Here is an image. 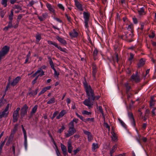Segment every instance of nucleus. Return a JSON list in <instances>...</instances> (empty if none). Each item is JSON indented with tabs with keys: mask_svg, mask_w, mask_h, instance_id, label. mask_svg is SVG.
Here are the masks:
<instances>
[{
	"mask_svg": "<svg viewBox=\"0 0 156 156\" xmlns=\"http://www.w3.org/2000/svg\"><path fill=\"white\" fill-rule=\"evenodd\" d=\"M83 84L87 98L85 99L83 103L90 108L94 105L95 94L94 91L90 85L88 84L85 78H84Z\"/></svg>",
	"mask_w": 156,
	"mask_h": 156,
	"instance_id": "obj_1",
	"label": "nucleus"
},
{
	"mask_svg": "<svg viewBox=\"0 0 156 156\" xmlns=\"http://www.w3.org/2000/svg\"><path fill=\"white\" fill-rule=\"evenodd\" d=\"M134 37V35L132 32H131V33L129 34L125 33L124 35H122L119 36V37L121 38L123 40H124L128 42H131L133 41V38Z\"/></svg>",
	"mask_w": 156,
	"mask_h": 156,
	"instance_id": "obj_2",
	"label": "nucleus"
},
{
	"mask_svg": "<svg viewBox=\"0 0 156 156\" xmlns=\"http://www.w3.org/2000/svg\"><path fill=\"white\" fill-rule=\"evenodd\" d=\"M83 14L84 19V26L88 30L89 27L88 24L90 22V14L88 12H84L83 13Z\"/></svg>",
	"mask_w": 156,
	"mask_h": 156,
	"instance_id": "obj_3",
	"label": "nucleus"
},
{
	"mask_svg": "<svg viewBox=\"0 0 156 156\" xmlns=\"http://www.w3.org/2000/svg\"><path fill=\"white\" fill-rule=\"evenodd\" d=\"M9 49V47L7 45H5L2 48L0 51V61L2 59V57L4 56L8 53Z\"/></svg>",
	"mask_w": 156,
	"mask_h": 156,
	"instance_id": "obj_4",
	"label": "nucleus"
},
{
	"mask_svg": "<svg viewBox=\"0 0 156 156\" xmlns=\"http://www.w3.org/2000/svg\"><path fill=\"white\" fill-rule=\"evenodd\" d=\"M9 104H8L5 109L2 112H0V119H2L3 117H6L7 116L9 113Z\"/></svg>",
	"mask_w": 156,
	"mask_h": 156,
	"instance_id": "obj_5",
	"label": "nucleus"
},
{
	"mask_svg": "<svg viewBox=\"0 0 156 156\" xmlns=\"http://www.w3.org/2000/svg\"><path fill=\"white\" fill-rule=\"evenodd\" d=\"M28 108V107L26 104L24 105L21 109L20 115L23 118L26 115L27 113V110Z\"/></svg>",
	"mask_w": 156,
	"mask_h": 156,
	"instance_id": "obj_6",
	"label": "nucleus"
},
{
	"mask_svg": "<svg viewBox=\"0 0 156 156\" xmlns=\"http://www.w3.org/2000/svg\"><path fill=\"white\" fill-rule=\"evenodd\" d=\"M76 115L77 117L80 118L82 121H84L85 122H87L90 121L93 122L94 121V118H88L87 119H85L83 116L80 115L78 114L77 112L76 113Z\"/></svg>",
	"mask_w": 156,
	"mask_h": 156,
	"instance_id": "obj_7",
	"label": "nucleus"
},
{
	"mask_svg": "<svg viewBox=\"0 0 156 156\" xmlns=\"http://www.w3.org/2000/svg\"><path fill=\"white\" fill-rule=\"evenodd\" d=\"M92 76L93 79L96 80V75L97 72L98 67L94 63L92 64Z\"/></svg>",
	"mask_w": 156,
	"mask_h": 156,
	"instance_id": "obj_8",
	"label": "nucleus"
},
{
	"mask_svg": "<svg viewBox=\"0 0 156 156\" xmlns=\"http://www.w3.org/2000/svg\"><path fill=\"white\" fill-rule=\"evenodd\" d=\"M131 78L136 83L139 82L140 81V77L138 75L137 72H136V74H133L131 76Z\"/></svg>",
	"mask_w": 156,
	"mask_h": 156,
	"instance_id": "obj_9",
	"label": "nucleus"
},
{
	"mask_svg": "<svg viewBox=\"0 0 156 156\" xmlns=\"http://www.w3.org/2000/svg\"><path fill=\"white\" fill-rule=\"evenodd\" d=\"M75 5L77 9L80 11H82L83 9L82 4L77 0H74Z\"/></svg>",
	"mask_w": 156,
	"mask_h": 156,
	"instance_id": "obj_10",
	"label": "nucleus"
},
{
	"mask_svg": "<svg viewBox=\"0 0 156 156\" xmlns=\"http://www.w3.org/2000/svg\"><path fill=\"white\" fill-rule=\"evenodd\" d=\"M83 133L87 136V139L89 142L91 141L93 139V136L90 133L89 131L85 130H83Z\"/></svg>",
	"mask_w": 156,
	"mask_h": 156,
	"instance_id": "obj_11",
	"label": "nucleus"
},
{
	"mask_svg": "<svg viewBox=\"0 0 156 156\" xmlns=\"http://www.w3.org/2000/svg\"><path fill=\"white\" fill-rule=\"evenodd\" d=\"M21 78L20 76H17L14 80L12 82H10V85L13 87L16 85L21 80Z\"/></svg>",
	"mask_w": 156,
	"mask_h": 156,
	"instance_id": "obj_12",
	"label": "nucleus"
},
{
	"mask_svg": "<svg viewBox=\"0 0 156 156\" xmlns=\"http://www.w3.org/2000/svg\"><path fill=\"white\" fill-rule=\"evenodd\" d=\"M69 35L72 38H76L78 35V32L76 31L75 29H73L72 31L69 33Z\"/></svg>",
	"mask_w": 156,
	"mask_h": 156,
	"instance_id": "obj_13",
	"label": "nucleus"
},
{
	"mask_svg": "<svg viewBox=\"0 0 156 156\" xmlns=\"http://www.w3.org/2000/svg\"><path fill=\"white\" fill-rule=\"evenodd\" d=\"M76 132V129H69L67 133L66 134V137H68L69 136L73 135Z\"/></svg>",
	"mask_w": 156,
	"mask_h": 156,
	"instance_id": "obj_14",
	"label": "nucleus"
},
{
	"mask_svg": "<svg viewBox=\"0 0 156 156\" xmlns=\"http://www.w3.org/2000/svg\"><path fill=\"white\" fill-rule=\"evenodd\" d=\"M128 116L132 122L133 126H135L136 125V123L133 113L131 112H128Z\"/></svg>",
	"mask_w": 156,
	"mask_h": 156,
	"instance_id": "obj_15",
	"label": "nucleus"
},
{
	"mask_svg": "<svg viewBox=\"0 0 156 156\" xmlns=\"http://www.w3.org/2000/svg\"><path fill=\"white\" fill-rule=\"evenodd\" d=\"M12 122H15L17 121L18 118L19 116V113L13 112V113Z\"/></svg>",
	"mask_w": 156,
	"mask_h": 156,
	"instance_id": "obj_16",
	"label": "nucleus"
},
{
	"mask_svg": "<svg viewBox=\"0 0 156 156\" xmlns=\"http://www.w3.org/2000/svg\"><path fill=\"white\" fill-rule=\"evenodd\" d=\"M47 68L46 66L43 65L41 68L38 69L37 70H40V73L39 74L40 76H41L45 75L44 72L42 70L43 69H45Z\"/></svg>",
	"mask_w": 156,
	"mask_h": 156,
	"instance_id": "obj_17",
	"label": "nucleus"
},
{
	"mask_svg": "<svg viewBox=\"0 0 156 156\" xmlns=\"http://www.w3.org/2000/svg\"><path fill=\"white\" fill-rule=\"evenodd\" d=\"M61 150L62 151L63 154L64 156H65L67 154V151L66 147L64 144H61Z\"/></svg>",
	"mask_w": 156,
	"mask_h": 156,
	"instance_id": "obj_18",
	"label": "nucleus"
},
{
	"mask_svg": "<svg viewBox=\"0 0 156 156\" xmlns=\"http://www.w3.org/2000/svg\"><path fill=\"white\" fill-rule=\"evenodd\" d=\"M66 113V111L65 110H62L59 113L58 115L57 116L56 119H59L61 117H62Z\"/></svg>",
	"mask_w": 156,
	"mask_h": 156,
	"instance_id": "obj_19",
	"label": "nucleus"
},
{
	"mask_svg": "<svg viewBox=\"0 0 156 156\" xmlns=\"http://www.w3.org/2000/svg\"><path fill=\"white\" fill-rule=\"evenodd\" d=\"M38 91V89H37L35 91H33L32 92L30 91L27 94V96H29L30 97H31L32 96H34L35 95H37V92Z\"/></svg>",
	"mask_w": 156,
	"mask_h": 156,
	"instance_id": "obj_20",
	"label": "nucleus"
},
{
	"mask_svg": "<svg viewBox=\"0 0 156 156\" xmlns=\"http://www.w3.org/2000/svg\"><path fill=\"white\" fill-rule=\"evenodd\" d=\"M56 39L62 44L65 45L67 44L66 41L63 39L59 37V36H57Z\"/></svg>",
	"mask_w": 156,
	"mask_h": 156,
	"instance_id": "obj_21",
	"label": "nucleus"
},
{
	"mask_svg": "<svg viewBox=\"0 0 156 156\" xmlns=\"http://www.w3.org/2000/svg\"><path fill=\"white\" fill-rule=\"evenodd\" d=\"M73 147L71 144V142L69 141L68 142L67 148L68 152L69 153H71L73 149Z\"/></svg>",
	"mask_w": 156,
	"mask_h": 156,
	"instance_id": "obj_22",
	"label": "nucleus"
},
{
	"mask_svg": "<svg viewBox=\"0 0 156 156\" xmlns=\"http://www.w3.org/2000/svg\"><path fill=\"white\" fill-rule=\"evenodd\" d=\"M51 88V86H48L42 89V90L38 94V96H40V95L43 94L45 93L47 90H49Z\"/></svg>",
	"mask_w": 156,
	"mask_h": 156,
	"instance_id": "obj_23",
	"label": "nucleus"
},
{
	"mask_svg": "<svg viewBox=\"0 0 156 156\" xmlns=\"http://www.w3.org/2000/svg\"><path fill=\"white\" fill-rule=\"evenodd\" d=\"M124 86L126 87V94H128L130 91L131 90V87L127 83H126L124 84Z\"/></svg>",
	"mask_w": 156,
	"mask_h": 156,
	"instance_id": "obj_24",
	"label": "nucleus"
},
{
	"mask_svg": "<svg viewBox=\"0 0 156 156\" xmlns=\"http://www.w3.org/2000/svg\"><path fill=\"white\" fill-rule=\"evenodd\" d=\"M48 58L49 60V63L51 67L54 70L55 69V68L54 65V63L52 60L51 57L50 56H48Z\"/></svg>",
	"mask_w": 156,
	"mask_h": 156,
	"instance_id": "obj_25",
	"label": "nucleus"
},
{
	"mask_svg": "<svg viewBox=\"0 0 156 156\" xmlns=\"http://www.w3.org/2000/svg\"><path fill=\"white\" fill-rule=\"evenodd\" d=\"M138 14L141 16L145 14L146 12L144 11V7L139 9L138 10Z\"/></svg>",
	"mask_w": 156,
	"mask_h": 156,
	"instance_id": "obj_26",
	"label": "nucleus"
},
{
	"mask_svg": "<svg viewBox=\"0 0 156 156\" xmlns=\"http://www.w3.org/2000/svg\"><path fill=\"white\" fill-rule=\"evenodd\" d=\"M46 6L47 8L48 9V10L51 12H52L53 14H55V11L54 9L52 8L51 5L49 3H47L46 4Z\"/></svg>",
	"mask_w": 156,
	"mask_h": 156,
	"instance_id": "obj_27",
	"label": "nucleus"
},
{
	"mask_svg": "<svg viewBox=\"0 0 156 156\" xmlns=\"http://www.w3.org/2000/svg\"><path fill=\"white\" fill-rule=\"evenodd\" d=\"M145 63V61H144L143 58L141 59L137 64L138 68H140L143 66Z\"/></svg>",
	"mask_w": 156,
	"mask_h": 156,
	"instance_id": "obj_28",
	"label": "nucleus"
},
{
	"mask_svg": "<svg viewBox=\"0 0 156 156\" xmlns=\"http://www.w3.org/2000/svg\"><path fill=\"white\" fill-rule=\"evenodd\" d=\"M99 148L98 144L97 143H93L92 145V150L94 152L96 151V149Z\"/></svg>",
	"mask_w": 156,
	"mask_h": 156,
	"instance_id": "obj_29",
	"label": "nucleus"
},
{
	"mask_svg": "<svg viewBox=\"0 0 156 156\" xmlns=\"http://www.w3.org/2000/svg\"><path fill=\"white\" fill-rule=\"evenodd\" d=\"M55 98L53 97L52 98H51L50 99H49L47 102V104L51 105L52 104H54L55 102Z\"/></svg>",
	"mask_w": 156,
	"mask_h": 156,
	"instance_id": "obj_30",
	"label": "nucleus"
},
{
	"mask_svg": "<svg viewBox=\"0 0 156 156\" xmlns=\"http://www.w3.org/2000/svg\"><path fill=\"white\" fill-rule=\"evenodd\" d=\"M13 10H12L11 11V13L9 16V23H12L13 17Z\"/></svg>",
	"mask_w": 156,
	"mask_h": 156,
	"instance_id": "obj_31",
	"label": "nucleus"
},
{
	"mask_svg": "<svg viewBox=\"0 0 156 156\" xmlns=\"http://www.w3.org/2000/svg\"><path fill=\"white\" fill-rule=\"evenodd\" d=\"M24 138V145L26 150L27 149V133H23Z\"/></svg>",
	"mask_w": 156,
	"mask_h": 156,
	"instance_id": "obj_32",
	"label": "nucleus"
},
{
	"mask_svg": "<svg viewBox=\"0 0 156 156\" xmlns=\"http://www.w3.org/2000/svg\"><path fill=\"white\" fill-rule=\"evenodd\" d=\"M115 56L113 57V60L114 62H116L118 63L119 59H118V54L117 52H115Z\"/></svg>",
	"mask_w": 156,
	"mask_h": 156,
	"instance_id": "obj_33",
	"label": "nucleus"
},
{
	"mask_svg": "<svg viewBox=\"0 0 156 156\" xmlns=\"http://www.w3.org/2000/svg\"><path fill=\"white\" fill-rule=\"evenodd\" d=\"M154 97L152 96L151 98V100L150 101V107H152L154 106L155 101L154 100Z\"/></svg>",
	"mask_w": 156,
	"mask_h": 156,
	"instance_id": "obj_34",
	"label": "nucleus"
},
{
	"mask_svg": "<svg viewBox=\"0 0 156 156\" xmlns=\"http://www.w3.org/2000/svg\"><path fill=\"white\" fill-rule=\"evenodd\" d=\"M118 147L117 144H116L112 147V150L110 151V153L111 154H113L116 150Z\"/></svg>",
	"mask_w": 156,
	"mask_h": 156,
	"instance_id": "obj_35",
	"label": "nucleus"
},
{
	"mask_svg": "<svg viewBox=\"0 0 156 156\" xmlns=\"http://www.w3.org/2000/svg\"><path fill=\"white\" fill-rule=\"evenodd\" d=\"M38 108V106L37 105H36L34 106L32 108L30 112L33 114H35L37 111Z\"/></svg>",
	"mask_w": 156,
	"mask_h": 156,
	"instance_id": "obj_36",
	"label": "nucleus"
},
{
	"mask_svg": "<svg viewBox=\"0 0 156 156\" xmlns=\"http://www.w3.org/2000/svg\"><path fill=\"white\" fill-rule=\"evenodd\" d=\"M12 27H13L12 23L9 22L8 25L7 26L5 27L3 29V30H4L7 31L9 29Z\"/></svg>",
	"mask_w": 156,
	"mask_h": 156,
	"instance_id": "obj_37",
	"label": "nucleus"
},
{
	"mask_svg": "<svg viewBox=\"0 0 156 156\" xmlns=\"http://www.w3.org/2000/svg\"><path fill=\"white\" fill-rule=\"evenodd\" d=\"M10 80L11 78L10 77H9L8 79V83H7V84L6 85V86L5 87V92H6L8 90V88L9 87V86L10 85Z\"/></svg>",
	"mask_w": 156,
	"mask_h": 156,
	"instance_id": "obj_38",
	"label": "nucleus"
},
{
	"mask_svg": "<svg viewBox=\"0 0 156 156\" xmlns=\"http://www.w3.org/2000/svg\"><path fill=\"white\" fill-rule=\"evenodd\" d=\"M98 53V50L97 48H95L93 52V55L94 56V60L96 59V58L97 55Z\"/></svg>",
	"mask_w": 156,
	"mask_h": 156,
	"instance_id": "obj_39",
	"label": "nucleus"
},
{
	"mask_svg": "<svg viewBox=\"0 0 156 156\" xmlns=\"http://www.w3.org/2000/svg\"><path fill=\"white\" fill-rule=\"evenodd\" d=\"M35 37L36 39V42H38L41 38V34H37L35 36Z\"/></svg>",
	"mask_w": 156,
	"mask_h": 156,
	"instance_id": "obj_40",
	"label": "nucleus"
},
{
	"mask_svg": "<svg viewBox=\"0 0 156 156\" xmlns=\"http://www.w3.org/2000/svg\"><path fill=\"white\" fill-rule=\"evenodd\" d=\"M118 120L122 125V126L124 128H127V126L125 123L120 119L118 118Z\"/></svg>",
	"mask_w": 156,
	"mask_h": 156,
	"instance_id": "obj_41",
	"label": "nucleus"
},
{
	"mask_svg": "<svg viewBox=\"0 0 156 156\" xmlns=\"http://www.w3.org/2000/svg\"><path fill=\"white\" fill-rule=\"evenodd\" d=\"M112 134V140L114 141H116L117 140V137L116 135V134L114 133H113V134Z\"/></svg>",
	"mask_w": 156,
	"mask_h": 156,
	"instance_id": "obj_42",
	"label": "nucleus"
},
{
	"mask_svg": "<svg viewBox=\"0 0 156 156\" xmlns=\"http://www.w3.org/2000/svg\"><path fill=\"white\" fill-rule=\"evenodd\" d=\"M69 129H75L74 128V123L73 122H70L69 124Z\"/></svg>",
	"mask_w": 156,
	"mask_h": 156,
	"instance_id": "obj_43",
	"label": "nucleus"
},
{
	"mask_svg": "<svg viewBox=\"0 0 156 156\" xmlns=\"http://www.w3.org/2000/svg\"><path fill=\"white\" fill-rule=\"evenodd\" d=\"M65 129V127L63 125L62 126L61 128L59 129L58 130V132L60 133H61L63 131V130Z\"/></svg>",
	"mask_w": 156,
	"mask_h": 156,
	"instance_id": "obj_44",
	"label": "nucleus"
},
{
	"mask_svg": "<svg viewBox=\"0 0 156 156\" xmlns=\"http://www.w3.org/2000/svg\"><path fill=\"white\" fill-rule=\"evenodd\" d=\"M48 44H52L54 45L56 47H57L58 44L55 42H53L51 41H48Z\"/></svg>",
	"mask_w": 156,
	"mask_h": 156,
	"instance_id": "obj_45",
	"label": "nucleus"
},
{
	"mask_svg": "<svg viewBox=\"0 0 156 156\" xmlns=\"http://www.w3.org/2000/svg\"><path fill=\"white\" fill-rule=\"evenodd\" d=\"M7 0H2L1 4L4 7H5L7 6Z\"/></svg>",
	"mask_w": 156,
	"mask_h": 156,
	"instance_id": "obj_46",
	"label": "nucleus"
},
{
	"mask_svg": "<svg viewBox=\"0 0 156 156\" xmlns=\"http://www.w3.org/2000/svg\"><path fill=\"white\" fill-rule=\"evenodd\" d=\"M18 124H15L14 126V128L13 129L12 131L11 132L15 133L16 131L18 129Z\"/></svg>",
	"mask_w": 156,
	"mask_h": 156,
	"instance_id": "obj_47",
	"label": "nucleus"
},
{
	"mask_svg": "<svg viewBox=\"0 0 156 156\" xmlns=\"http://www.w3.org/2000/svg\"><path fill=\"white\" fill-rule=\"evenodd\" d=\"M58 8L64 11L65 10V8L62 4H58Z\"/></svg>",
	"mask_w": 156,
	"mask_h": 156,
	"instance_id": "obj_48",
	"label": "nucleus"
},
{
	"mask_svg": "<svg viewBox=\"0 0 156 156\" xmlns=\"http://www.w3.org/2000/svg\"><path fill=\"white\" fill-rule=\"evenodd\" d=\"M82 113L83 115H89L91 114V113L90 112H88L86 110L83 111L82 112Z\"/></svg>",
	"mask_w": 156,
	"mask_h": 156,
	"instance_id": "obj_49",
	"label": "nucleus"
},
{
	"mask_svg": "<svg viewBox=\"0 0 156 156\" xmlns=\"http://www.w3.org/2000/svg\"><path fill=\"white\" fill-rule=\"evenodd\" d=\"M134 57V55L132 53H130V57H129V58H128V60L129 61H131L132 60V59H133Z\"/></svg>",
	"mask_w": 156,
	"mask_h": 156,
	"instance_id": "obj_50",
	"label": "nucleus"
},
{
	"mask_svg": "<svg viewBox=\"0 0 156 156\" xmlns=\"http://www.w3.org/2000/svg\"><path fill=\"white\" fill-rule=\"evenodd\" d=\"M156 109V108H154L151 111L152 113V117H154L155 115V110Z\"/></svg>",
	"mask_w": 156,
	"mask_h": 156,
	"instance_id": "obj_51",
	"label": "nucleus"
},
{
	"mask_svg": "<svg viewBox=\"0 0 156 156\" xmlns=\"http://www.w3.org/2000/svg\"><path fill=\"white\" fill-rule=\"evenodd\" d=\"M6 101V100L5 99H0V105H2V106L4 105L5 102Z\"/></svg>",
	"mask_w": 156,
	"mask_h": 156,
	"instance_id": "obj_52",
	"label": "nucleus"
},
{
	"mask_svg": "<svg viewBox=\"0 0 156 156\" xmlns=\"http://www.w3.org/2000/svg\"><path fill=\"white\" fill-rule=\"evenodd\" d=\"M58 49H59L60 51H63L64 52H66V48H62L60 46H58V44L57 45V47H56Z\"/></svg>",
	"mask_w": 156,
	"mask_h": 156,
	"instance_id": "obj_53",
	"label": "nucleus"
},
{
	"mask_svg": "<svg viewBox=\"0 0 156 156\" xmlns=\"http://www.w3.org/2000/svg\"><path fill=\"white\" fill-rule=\"evenodd\" d=\"M147 126V124L146 123H144L142 124L141 129L142 130H145Z\"/></svg>",
	"mask_w": 156,
	"mask_h": 156,
	"instance_id": "obj_54",
	"label": "nucleus"
},
{
	"mask_svg": "<svg viewBox=\"0 0 156 156\" xmlns=\"http://www.w3.org/2000/svg\"><path fill=\"white\" fill-rule=\"evenodd\" d=\"M80 150V148L78 147L76 150H74V154L76 155V154L79 152Z\"/></svg>",
	"mask_w": 156,
	"mask_h": 156,
	"instance_id": "obj_55",
	"label": "nucleus"
},
{
	"mask_svg": "<svg viewBox=\"0 0 156 156\" xmlns=\"http://www.w3.org/2000/svg\"><path fill=\"white\" fill-rule=\"evenodd\" d=\"M22 17V15L21 14H20L17 17V22L18 23H19L20 19H21V18Z\"/></svg>",
	"mask_w": 156,
	"mask_h": 156,
	"instance_id": "obj_56",
	"label": "nucleus"
},
{
	"mask_svg": "<svg viewBox=\"0 0 156 156\" xmlns=\"http://www.w3.org/2000/svg\"><path fill=\"white\" fill-rule=\"evenodd\" d=\"M39 76H39V74L36 77L35 79L34 80L32 83V84H34L36 82V81Z\"/></svg>",
	"mask_w": 156,
	"mask_h": 156,
	"instance_id": "obj_57",
	"label": "nucleus"
},
{
	"mask_svg": "<svg viewBox=\"0 0 156 156\" xmlns=\"http://www.w3.org/2000/svg\"><path fill=\"white\" fill-rule=\"evenodd\" d=\"M6 140H7V138H5L3 142H1V144L0 145V147H1L2 148H3V146H4L5 144Z\"/></svg>",
	"mask_w": 156,
	"mask_h": 156,
	"instance_id": "obj_58",
	"label": "nucleus"
},
{
	"mask_svg": "<svg viewBox=\"0 0 156 156\" xmlns=\"http://www.w3.org/2000/svg\"><path fill=\"white\" fill-rule=\"evenodd\" d=\"M54 71V76H57V77H58V76L59 75V73L58 72H57L56 70L55 69L54 70H53Z\"/></svg>",
	"mask_w": 156,
	"mask_h": 156,
	"instance_id": "obj_59",
	"label": "nucleus"
},
{
	"mask_svg": "<svg viewBox=\"0 0 156 156\" xmlns=\"http://www.w3.org/2000/svg\"><path fill=\"white\" fill-rule=\"evenodd\" d=\"M12 140L10 139V138H8L7 142L6 143V145L7 146H8L9 144L12 141Z\"/></svg>",
	"mask_w": 156,
	"mask_h": 156,
	"instance_id": "obj_60",
	"label": "nucleus"
},
{
	"mask_svg": "<svg viewBox=\"0 0 156 156\" xmlns=\"http://www.w3.org/2000/svg\"><path fill=\"white\" fill-rule=\"evenodd\" d=\"M104 125L108 129V130H109L110 129V126L108 125V124L107 123V122H104Z\"/></svg>",
	"mask_w": 156,
	"mask_h": 156,
	"instance_id": "obj_61",
	"label": "nucleus"
},
{
	"mask_svg": "<svg viewBox=\"0 0 156 156\" xmlns=\"http://www.w3.org/2000/svg\"><path fill=\"white\" fill-rule=\"evenodd\" d=\"M97 109H98L99 111L101 113V114L104 113L102 107L101 106H99L98 108H97Z\"/></svg>",
	"mask_w": 156,
	"mask_h": 156,
	"instance_id": "obj_62",
	"label": "nucleus"
},
{
	"mask_svg": "<svg viewBox=\"0 0 156 156\" xmlns=\"http://www.w3.org/2000/svg\"><path fill=\"white\" fill-rule=\"evenodd\" d=\"M155 36V34L153 32H152L151 34L149 35V37L151 38H153Z\"/></svg>",
	"mask_w": 156,
	"mask_h": 156,
	"instance_id": "obj_63",
	"label": "nucleus"
},
{
	"mask_svg": "<svg viewBox=\"0 0 156 156\" xmlns=\"http://www.w3.org/2000/svg\"><path fill=\"white\" fill-rule=\"evenodd\" d=\"M55 151L57 156H60V154L58 149V147L56 148Z\"/></svg>",
	"mask_w": 156,
	"mask_h": 156,
	"instance_id": "obj_64",
	"label": "nucleus"
}]
</instances>
